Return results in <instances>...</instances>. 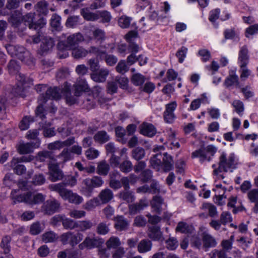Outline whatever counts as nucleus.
Segmentation results:
<instances>
[{
  "mask_svg": "<svg viewBox=\"0 0 258 258\" xmlns=\"http://www.w3.org/2000/svg\"><path fill=\"white\" fill-rule=\"evenodd\" d=\"M46 24L45 19L40 16H36L35 13H30L22 16L21 14L17 13V28L23 26H28L30 29H33L38 31L37 35L32 36V40L34 43H38L40 41V30Z\"/></svg>",
  "mask_w": 258,
  "mask_h": 258,
  "instance_id": "nucleus-1",
  "label": "nucleus"
},
{
  "mask_svg": "<svg viewBox=\"0 0 258 258\" xmlns=\"http://www.w3.org/2000/svg\"><path fill=\"white\" fill-rule=\"evenodd\" d=\"M60 97V92L59 89L56 87H49L48 88L45 94H42L40 95L38 99L39 105L35 110V114L37 117H39L42 119L41 122H45L46 120V110L44 109L43 103H46L48 99H59Z\"/></svg>",
  "mask_w": 258,
  "mask_h": 258,
  "instance_id": "nucleus-2",
  "label": "nucleus"
},
{
  "mask_svg": "<svg viewBox=\"0 0 258 258\" xmlns=\"http://www.w3.org/2000/svg\"><path fill=\"white\" fill-rule=\"evenodd\" d=\"M235 157L233 154H230L228 158L224 152H222L219 157V166L216 167V165H212L214 168L213 174L215 175H219L223 178L224 176L220 175V173L224 172H227L228 171L232 172L233 169L236 168Z\"/></svg>",
  "mask_w": 258,
  "mask_h": 258,
  "instance_id": "nucleus-3",
  "label": "nucleus"
},
{
  "mask_svg": "<svg viewBox=\"0 0 258 258\" xmlns=\"http://www.w3.org/2000/svg\"><path fill=\"white\" fill-rule=\"evenodd\" d=\"M49 188L52 191L58 192L62 199L68 200L70 203L78 205L83 201V199L82 197L73 193L72 190L64 188L63 183L50 184Z\"/></svg>",
  "mask_w": 258,
  "mask_h": 258,
  "instance_id": "nucleus-4",
  "label": "nucleus"
},
{
  "mask_svg": "<svg viewBox=\"0 0 258 258\" xmlns=\"http://www.w3.org/2000/svg\"><path fill=\"white\" fill-rule=\"evenodd\" d=\"M45 199L46 196L41 193L34 194L31 191L17 195L18 202H23L31 206L41 204Z\"/></svg>",
  "mask_w": 258,
  "mask_h": 258,
  "instance_id": "nucleus-5",
  "label": "nucleus"
},
{
  "mask_svg": "<svg viewBox=\"0 0 258 258\" xmlns=\"http://www.w3.org/2000/svg\"><path fill=\"white\" fill-rule=\"evenodd\" d=\"M217 151V148L215 146L209 145L193 152L191 154V157L192 158H199L200 161L201 163L205 161L209 162L211 160Z\"/></svg>",
  "mask_w": 258,
  "mask_h": 258,
  "instance_id": "nucleus-6",
  "label": "nucleus"
},
{
  "mask_svg": "<svg viewBox=\"0 0 258 258\" xmlns=\"http://www.w3.org/2000/svg\"><path fill=\"white\" fill-rule=\"evenodd\" d=\"M83 40V36L80 33L73 34L68 36L66 40L59 41L57 44V48L62 51L72 50Z\"/></svg>",
  "mask_w": 258,
  "mask_h": 258,
  "instance_id": "nucleus-7",
  "label": "nucleus"
},
{
  "mask_svg": "<svg viewBox=\"0 0 258 258\" xmlns=\"http://www.w3.org/2000/svg\"><path fill=\"white\" fill-rule=\"evenodd\" d=\"M17 97H25L28 94V89L32 85V80L17 71Z\"/></svg>",
  "mask_w": 258,
  "mask_h": 258,
  "instance_id": "nucleus-8",
  "label": "nucleus"
},
{
  "mask_svg": "<svg viewBox=\"0 0 258 258\" xmlns=\"http://www.w3.org/2000/svg\"><path fill=\"white\" fill-rule=\"evenodd\" d=\"M83 183L86 187L83 189V194L87 197L91 196L93 189L94 188L101 187L104 183L102 177L98 176H94L91 178H86L84 180Z\"/></svg>",
  "mask_w": 258,
  "mask_h": 258,
  "instance_id": "nucleus-9",
  "label": "nucleus"
},
{
  "mask_svg": "<svg viewBox=\"0 0 258 258\" xmlns=\"http://www.w3.org/2000/svg\"><path fill=\"white\" fill-rule=\"evenodd\" d=\"M104 243V240L102 238L99 237H90L87 236L84 241L79 245V247L81 249L86 248L88 249H91L94 248H99L101 247Z\"/></svg>",
  "mask_w": 258,
  "mask_h": 258,
  "instance_id": "nucleus-10",
  "label": "nucleus"
},
{
  "mask_svg": "<svg viewBox=\"0 0 258 258\" xmlns=\"http://www.w3.org/2000/svg\"><path fill=\"white\" fill-rule=\"evenodd\" d=\"M41 144V140L29 143H20L18 147V151L21 154H28L33 152L34 149L38 148Z\"/></svg>",
  "mask_w": 258,
  "mask_h": 258,
  "instance_id": "nucleus-11",
  "label": "nucleus"
},
{
  "mask_svg": "<svg viewBox=\"0 0 258 258\" xmlns=\"http://www.w3.org/2000/svg\"><path fill=\"white\" fill-rule=\"evenodd\" d=\"M177 104L175 101L171 102L165 105V110L163 113L164 121L168 123H172L175 119V115L174 113Z\"/></svg>",
  "mask_w": 258,
  "mask_h": 258,
  "instance_id": "nucleus-12",
  "label": "nucleus"
},
{
  "mask_svg": "<svg viewBox=\"0 0 258 258\" xmlns=\"http://www.w3.org/2000/svg\"><path fill=\"white\" fill-rule=\"evenodd\" d=\"M60 207V203L55 199L48 200L44 202L41 207L42 211L47 215H52Z\"/></svg>",
  "mask_w": 258,
  "mask_h": 258,
  "instance_id": "nucleus-13",
  "label": "nucleus"
},
{
  "mask_svg": "<svg viewBox=\"0 0 258 258\" xmlns=\"http://www.w3.org/2000/svg\"><path fill=\"white\" fill-rule=\"evenodd\" d=\"M48 168L49 169V178L51 181L55 182L62 179V171L59 169V164L56 161L54 163H50Z\"/></svg>",
  "mask_w": 258,
  "mask_h": 258,
  "instance_id": "nucleus-14",
  "label": "nucleus"
},
{
  "mask_svg": "<svg viewBox=\"0 0 258 258\" xmlns=\"http://www.w3.org/2000/svg\"><path fill=\"white\" fill-rule=\"evenodd\" d=\"M11 166L13 170L14 173H7L4 178V184L10 188L13 187L16 184L14 174L16 173V159L15 157L13 158L11 161Z\"/></svg>",
  "mask_w": 258,
  "mask_h": 258,
  "instance_id": "nucleus-15",
  "label": "nucleus"
},
{
  "mask_svg": "<svg viewBox=\"0 0 258 258\" xmlns=\"http://www.w3.org/2000/svg\"><path fill=\"white\" fill-rule=\"evenodd\" d=\"M36 159L38 161L47 163L48 166L50 163H54L56 162L53 153L46 150L39 152L36 156Z\"/></svg>",
  "mask_w": 258,
  "mask_h": 258,
  "instance_id": "nucleus-16",
  "label": "nucleus"
},
{
  "mask_svg": "<svg viewBox=\"0 0 258 258\" xmlns=\"http://www.w3.org/2000/svg\"><path fill=\"white\" fill-rule=\"evenodd\" d=\"M140 133L141 134L148 137L154 136L157 130L154 125L148 122H143L139 126Z\"/></svg>",
  "mask_w": 258,
  "mask_h": 258,
  "instance_id": "nucleus-17",
  "label": "nucleus"
},
{
  "mask_svg": "<svg viewBox=\"0 0 258 258\" xmlns=\"http://www.w3.org/2000/svg\"><path fill=\"white\" fill-rule=\"evenodd\" d=\"M148 206V203L146 199H141L139 203L129 205V213L131 215H135L144 209Z\"/></svg>",
  "mask_w": 258,
  "mask_h": 258,
  "instance_id": "nucleus-18",
  "label": "nucleus"
},
{
  "mask_svg": "<svg viewBox=\"0 0 258 258\" xmlns=\"http://www.w3.org/2000/svg\"><path fill=\"white\" fill-rule=\"evenodd\" d=\"M248 50L246 46L240 48L238 54V61L240 67H246L249 62Z\"/></svg>",
  "mask_w": 258,
  "mask_h": 258,
  "instance_id": "nucleus-19",
  "label": "nucleus"
},
{
  "mask_svg": "<svg viewBox=\"0 0 258 258\" xmlns=\"http://www.w3.org/2000/svg\"><path fill=\"white\" fill-rule=\"evenodd\" d=\"M227 206L229 209L232 208V211L234 214H236L245 210L244 207L241 205V203L237 201V199L236 197L232 196L229 198Z\"/></svg>",
  "mask_w": 258,
  "mask_h": 258,
  "instance_id": "nucleus-20",
  "label": "nucleus"
},
{
  "mask_svg": "<svg viewBox=\"0 0 258 258\" xmlns=\"http://www.w3.org/2000/svg\"><path fill=\"white\" fill-rule=\"evenodd\" d=\"M114 227L118 231L126 230L129 226L127 219L123 216H117L114 218Z\"/></svg>",
  "mask_w": 258,
  "mask_h": 258,
  "instance_id": "nucleus-21",
  "label": "nucleus"
},
{
  "mask_svg": "<svg viewBox=\"0 0 258 258\" xmlns=\"http://www.w3.org/2000/svg\"><path fill=\"white\" fill-rule=\"evenodd\" d=\"M224 85L227 88L231 86L240 88V86L238 76L235 73L229 74L225 79Z\"/></svg>",
  "mask_w": 258,
  "mask_h": 258,
  "instance_id": "nucleus-22",
  "label": "nucleus"
},
{
  "mask_svg": "<svg viewBox=\"0 0 258 258\" xmlns=\"http://www.w3.org/2000/svg\"><path fill=\"white\" fill-rule=\"evenodd\" d=\"M202 240L203 246L205 248L214 247L217 244L215 238L211 234L206 232L202 233Z\"/></svg>",
  "mask_w": 258,
  "mask_h": 258,
  "instance_id": "nucleus-23",
  "label": "nucleus"
},
{
  "mask_svg": "<svg viewBox=\"0 0 258 258\" xmlns=\"http://www.w3.org/2000/svg\"><path fill=\"white\" fill-rule=\"evenodd\" d=\"M40 126L43 129V134L46 138H50L55 135V131L54 127H49L51 125V123L49 121L40 122Z\"/></svg>",
  "mask_w": 258,
  "mask_h": 258,
  "instance_id": "nucleus-24",
  "label": "nucleus"
},
{
  "mask_svg": "<svg viewBox=\"0 0 258 258\" xmlns=\"http://www.w3.org/2000/svg\"><path fill=\"white\" fill-rule=\"evenodd\" d=\"M164 204L163 199L159 196L153 197L151 201V206L154 212L156 213L160 214L162 211L161 207Z\"/></svg>",
  "mask_w": 258,
  "mask_h": 258,
  "instance_id": "nucleus-25",
  "label": "nucleus"
},
{
  "mask_svg": "<svg viewBox=\"0 0 258 258\" xmlns=\"http://www.w3.org/2000/svg\"><path fill=\"white\" fill-rule=\"evenodd\" d=\"M109 71L106 69H101L98 72L94 73L91 75V78L96 82H104L108 75Z\"/></svg>",
  "mask_w": 258,
  "mask_h": 258,
  "instance_id": "nucleus-26",
  "label": "nucleus"
},
{
  "mask_svg": "<svg viewBox=\"0 0 258 258\" xmlns=\"http://www.w3.org/2000/svg\"><path fill=\"white\" fill-rule=\"evenodd\" d=\"M98 198L103 204L110 202L113 198V194L112 190L109 188L102 189L98 195Z\"/></svg>",
  "mask_w": 258,
  "mask_h": 258,
  "instance_id": "nucleus-27",
  "label": "nucleus"
},
{
  "mask_svg": "<svg viewBox=\"0 0 258 258\" xmlns=\"http://www.w3.org/2000/svg\"><path fill=\"white\" fill-rule=\"evenodd\" d=\"M162 164L165 172L171 170L173 167V161L171 156L167 153H164L162 155Z\"/></svg>",
  "mask_w": 258,
  "mask_h": 258,
  "instance_id": "nucleus-28",
  "label": "nucleus"
},
{
  "mask_svg": "<svg viewBox=\"0 0 258 258\" xmlns=\"http://www.w3.org/2000/svg\"><path fill=\"white\" fill-rule=\"evenodd\" d=\"M7 9L9 10H13L14 13L12 14L10 17L9 18V21L12 24L14 27L16 26V15L15 13L16 8V0H7V3L6 5Z\"/></svg>",
  "mask_w": 258,
  "mask_h": 258,
  "instance_id": "nucleus-29",
  "label": "nucleus"
},
{
  "mask_svg": "<svg viewBox=\"0 0 258 258\" xmlns=\"http://www.w3.org/2000/svg\"><path fill=\"white\" fill-rule=\"evenodd\" d=\"M148 236L153 240L158 241L162 239V233L160 228L154 225L149 228Z\"/></svg>",
  "mask_w": 258,
  "mask_h": 258,
  "instance_id": "nucleus-30",
  "label": "nucleus"
},
{
  "mask_svg": "<svg viewBox=\"0 0 258 258\" xmlns=\"http://www.w3.org/2000/svg\"><path fill=\"white\" fill-rule=\"evenodd\" d=\"M152 247V242L149 239H144L138 244V250L140 253H145L150 251Z\"/></svg>",
  "mask_w": 258,
  "mask_h": 258,
  "instance_id": "nucleus-31",
  "label": "nucleus"
},
{
  "mask_svg": "<svg viewBox=\"0 0 258 258\" xmlns=\"http://www.w3.org/2000/svg\"><path fill=\"white\" fill-rule=\"evenodd\" d=\"M121 244L120 239L115 236H111L105 242V245L108 249H115L120 247Z\"/></svg>",
  "mask_w": 258,
  "mask_h": 258,
  "instance_id": "nucleus-32",
  "label": "nucleus"
},
{
  "mask_svg": "<svg viewBox=\"0 0 258 258\" xmlns=\"http://www.w3.org/2000/svg\"><path fill=\"white\" fill-rule=\"evenodd\" d=\"M57 88L59 89L60 97H61V93L63 94L65 96L66 101L68 104L72 105L76 103V98L71 95L70 89L68 87H64L62 90H60L58 87Z\"/></svg>",
  "mask_w": 258,
  "mask_h": 258,
  "instance_id": "nucleus-33",
  "label": "nucleus"
},
{
  "mask_svg": "<svg viewBox=\"0 0 258 258\" xmlns=\"http://www.w3.org/2000/svg\"><path fill=\"white\" fill-rule=\"evenodd\" d=\"M54 45L53 39L50 37H46L42 40L40 46L41 51L42 53L47 52L53 47Z\"/></svg>",
  "mask_w": 258,
  "mask_h": 258,
  "instance_id": "nucleus-34",
  "label": "nucleus"
},
{
  "mask_svg": "<svg viewBox=\"0 0 258 258\" xmlns=\"http://www.w3.org/2000/svg\"><path fill=\"white\" fill-rule=\"evenodd\" d=\"M74 87L76 96H79L83 92L86 91L88 89V85L84 80L79 81L74 85Z\"/></svg>",
  "mask_w": 258,
  "mask_h": 258,
  "instance_id": "nucleus-35",
  "label": "nucleus"
},
{
  "mask_svg": "<svg viewBox=\"0 0 258 258\" xmlns=\"http://www.w3.org/2000/svg\"><path fill=\"white\" fill-rule=\"evenodd\" d=\"M94 226V224L89 220L77 221L76 228L79 231L84 232L90 230Z\"/></svg>",
  "mask_w": 258,
  "mask_h": 258,
  "instance_id": "nucleus-36",
  "label": "nucleus"
},
{
  "mask_svg": "<svg viewBox=\"0 0 258 258\" xmlns=\"http://www.w3.org/2000/svg\"><path fill=\"white\" fill-rule=\"evenodd\" d=\"M72 56L76 59H80L85 57L88 53V51L83 47L76 46L72 49Z\"/></svg>",
  "mask_w": 258,
  "mask_h": 258,
  "instance_id": "nucleus-37",
  "label": "nucleus"
},
{
  "mask_svg": "<svg viewBox=\"0 0 258 258\" xmlns=\"http://www.w3.org/2000/svg\"><path fill=\"white\" fill-rule=\"evenodd\" d=\"M119 198L122 201L130 203L134 201L135 197L133 192L129 190V189H124L120 192Z\"/></svg>",
  "mask_w": 258,
  "mask_h": 258,
  "instance_id": "nucleus-38",
  "label": "nucleus"
},
{
  "mask_svg": "<svg viewBox=\"0 0 258 258\" xmlns=\"http://www.w3.org/2000/svg\"><path fill=\"white\" fill-rule=\"evenodd\" d=\"M110 170L109 164L105 161L100 162L97 167V173L100 175L106 176Z\"/></svg>",
  "mask_w": 258,
  "mask_h": 258,
  "instance_id": "nucleus-39",
  "label": "nucleus"
},
{
  "mask_svg": "<svg viewBox=\"0 0 258 258\" xmlns=\"http://www.w3.org/2000/svg\"><path fill=\"white\" fill-rule=\"evenodd\" d=\"M193 227L183 222H180L178 223L176 228L177 231L182 233H191L193 231Z\"/></svg>",
  "mask_w": 258,
  "mask_h": 258,
  "instance_id": "nucleus-40",
  "label": "nucleus"
},
{
  "mask_svg": "<svg viewBox=\"0 0 258 258\" xmlns=\"http://www.w3.org/2000/svg\"><path fill=\"white\" fill-rule=\"evenodd\" d=\"M81 14L83 18L88 21H94L99 19V15L98 13L90 12L88 9H82Z\"/></svg>",
  "mask_w": 258,
  "mask_h": 258,
  "instance_id": "nucleus-41",
  "label": "nucleus"
},
{
  "mask_svg": "<svg viewBox=\"0 0 258 258\" xmlns=\"http://www.w3.org/2000/svg\"><path fill=\"white\" fill-rule=\"evenodd\" d=\"M71 152L68 148H64L57 158L60 160L59 163L67 162L73 158Z\"/></svg>",
  "mask_w": 258,
  "mask_h": 258,
  "instance_id": "nucleus-42",
  "label": "nucleus"
},
{
  "mask_svg": "<svg viewBox=\"0 0 258 258\" xmlns=\"http://www.w3.org/2000/svg\"><path fill=\"white\" fill-rule=\"evenodd\" d=\"M201 209L208 212L209 216L215 217L217 214V209L215 206L208 203H203Z\"/></svg>",
  "mask_w": 258,
  "mask_h": 258,
  "instance_id": "nucleus-43",
  "label": "nucleus"
},
{
  "mask_svg": "<svg viewBox=\"0 0 258 258\" xmlns=\"http://www.w3.org/2000/svg\"><path fill=\"white\" fill-rule=\"evenodd\" d=\"M92 34L94 40L99 43H102L106 39L105 33L102 29L99 28L95 29L93 31Z\"/></svg>",
  "mask_w": 258,
  "mask_h": 258,
  "instance_id": "nucleus-44",
  "label": "nucleus"
},
{
  "mask_svg": "<svg viewBox=\"0 0 258 258\" xmlns=\"http://www.w3.org/2000/svg\"><path fill=\"white\" fill-rule=\"evenodd\" d=\"M162 155L161 154H157L155 155L150 159L151 166L157 170L160 169V167L162 165Z\"/></svg>",
  "mask_w": 258,
  "mask_h": 258,
  "instance_id": "nucleus-45",
  "label": "nucleus"
},
{
  "mask_svg": "<svg viewBox=\"0 0 258 258\" xmlns=\"http://www.w3.org/2000/svg\"><path fill=\"white\" fill-rule=\"evenodd\" d=\"M29 57V52L23 47L17 48V58L22 62L27 63Z\"/></svg>",
  "mask_w": 258,
  "mask_h": 258,
  "instance_id": "nucleus-46",
  "label": "nucleus"
},
{
  "mask_svg": "<svg viewBox=\"0 0 258 258\" xmlns=\"http://www.w3.org/2000/svg\"><path fill=\"white\" fill-rule=\"evenodd\" d=\"M58 238V235L53 231H50L45 232L42 236L43 241L45 243L53 242Z\"/></svg>",
  "mask_w": 258,
  "mask_h": 258,
  "instance_id": "nucleus-47",
  "label": "nucleus"
},
{
  "mask_svg": "<svg viewBox=\"0 0 258 258\" xmlns=\"http://www.w3.org/2000/svg\"><path fill=\"white\" fill-rule=\"evenodd\" d=\"M145 81V77L140 73H135L131 78L132 83L136 86H142Z\"/></svg>",
  "mask_w": 258,
  "mask_h": 258,
  "instance_id": "nucleus-48",
  "label": "nucleus"
},
{
  "mask_svg": "<svg viewBox=\"0 0 258 258\" xmlns=\"http://www.w3.org/2000/svg\"><path fill=\"white\" fill-rule=\"evenodd\" d=\"M94 139L96 142L104 143L109 140V136L105 131L98 132L94 136Z\"/></svg>",
  "mask_w": 258,
  "mask_h": 258,
  "instance_id": "nucleus-49",
  "label": "nucleus"
},
{
  "mask_svg": "<svg viewBox=\"0 0 258 258\" xmlns=\"http://www.w3.org/2000/svg\"><path fill=\"white\" fill-rule=\"evenodd\" d=\"M145 155V150L140 147H138L133 150L132 156L135 160L138 161L143 159Z\"/></svg>",
  "mask_w": 258,
  "mask_h": 258,
  "instance_id": "nucleus-50",
  "label": "nucleus"
},
{
  "mask_svg": "<svg viewBox=\"0 0 258 258\" xmlns=\"http://www.w3.org/2000/svg\"><path fill=\"white\" fill-rule=\"evenodd\" d=\"M80 17L79 16H72L67 20L66 25L68 28H73L80 24Z\"/></svg>",
  "mask_w": 258,
  "mask_h": 258,
  "instance_id": "nucleus-51",
  "label": "nucleus"
},
{
  "mask_svg": "<svg viewBox=\"0 0 258 258\" xmlns=\"http://www.w3.org/2000/svg\"><path fill=\"white\" fill-rule=\"evenodd\" d=\"M77 221L64 217L62 225L66 229L73 230L77 228Z\"/></svg>",
  "mask_w": 258,
  "mask_h": 258,
  "instance_id": "nucleus-52",
  "label": "nucleus"
},
{
  "mask_svg": "<svg viewBox=\"0 0 258 258\" xmlns=\"http://www.w3.org/2000/svg\"><path fill=\"white\" fill-rule=\"evenodd\" d=\"M61 17L56 14H53L50 20V25L52 27L56 30H59L61 29Z\"/></svg>",
  "mask_w": 258,
  "mask_h": 258,
  "instance_id": "nucleus-53",
  "label": "nucleus"
},
{
  "mask_svg": "<svg viewBox=\"0 0 258 258\" xmlns=\"http://www.w3.org/2000/svg\"><path fill=\"white\" fill-rule=\"evenodd\" d=\"M118 167L121 172L127 173L132 170L133 166L130 160H125L121 163Z\"/></svg>",
  "mask_w": 258,
  "mask_h": 258,
  "instance_id": "nucleus-54",
  "label": "nucleus"
},
{
  "mask_svg": "<svg viewBox=\"0 0 258 258\" xmlns=\"http://www.w3.org/2000/svg\"><path fill=\"white\" fill-rule=\"evenodd\" d=\"M11 240V238L9 236H6L2 240L1 247L4 249L5 254H8L10 251Z\"/></svg>",
  "mask_w": 258,
  "mask_h": 258,
  "instance_id": "nucleus-55",
  "label": "nucleus"
},
{
  "mask_svg": "<svg viewBox=\"0 0 258 258\" xmlns=\"http://www.w3.org/2000/svg\"><path fill=\"white\" fill-rule=\"evenodd\" d=\"M83 234L80 232L74 233L71 232V236L70 239V245L74 246L79 243L83 239Z\"/></svg>",
  "mask_w": 258,
  "mask_h": 258,
  "instance_id": "nucleus-56",
  "label": "nucleus"
},
{
  "mask_svg": "<svg viewBox=\"0 0 258 258\" xmlns=\"http://www.w3.org/2000/svg\"><path fill=\"white\" fill-rule=\"evenodd\" d=\"M37 11L40 14L46 15L48 12V4L45 1H40L37 4Z\"/></svg>",
  "mask_w": 258,
  "mask_h": 258,
  "instance_id": "nucleus-57",
  "label": "nucleus"
},
{
  "mask_svg": "<svg viewBox=\"0 0 258 258\" xmlns=\"http://www.w3.org/2000/svg\"><path fill=\"white\" fill-rule=\"evenodd\" d=\"M109 231V228L105 222L99 223L96 227V232L99 235H106Z\"/></svg>",
  "mask_w": 258,
  "mask_h": 258,
  "instance_id": "nucleus-58",
  "label": "nucleus"
},
{
  "mask_svg": "<svg viewBox=\"0 0 258 258\" xmlns=\"http://www.w3.org/2000/svg\"><path fill=\"white\" fill-rule=\"evenodd\" d=\"M188 49L185 46L180 47L176 53V56L178 58V62L182 63L186 57Z\"/></svg>",
  "mask_w": 258,
  "mask_h": 258,
  "instance_id": "nucleus-59",
  "label": "nucleus"
},
{
  "mask_svg": "<svg viewBox=\"0 0 258 258\" xmlns=\"http://www.w3.org/2000/svg\"><path fill=\"white\" fill-rule=\"evenodd\" d=\"M131 20L130 17L122 16L119 18L118 23L122 28H127L130 25Z\"/></svg>",
  "mask_w": 258,
  "mask_h": 258,
  "instance_id": "nucleus-60",
  "label": "nucleus"
},
{
  "mask_svg": "<svg viewBox=\"0 0 258 258\" xmlns=\"http://www.w3.org/2000/svg\"><path fill=\"white\" fill-rule=\"evenodd\" d=\"M33 121V120L31 117L25 116L21 121L19 124V128L22 131L26 130L29 128L30 122Z\"/></svg>",
  "mask_w": 258,
  "mask_h": 258,
  "instance_id": "nucleus-61",
  "label": "nucleus"
},
{
  "mask_svg": "<svg viewBox=\"0 0 258 258\" xmlns=\"http://www.w3.org/2000/svg\"><path fill=\"white\" fill-rule=\"evenodd\" d=\"M232 105L235 108V111L239 115L244 111V104L239 100H235L233 101Z\"/></svg>",
  "mask_w": 258,
  "mask_h": 258,
  "instance_id": "nucleus-62",
  "label": "nucleus"
},
{
  "mask_svg": "<svg viewBox=\"0 0 258 258\" xmlns=\"http://www.w3.org/2000/svg\"><path fill=\"white\" fill-rule=\"evenodd\" d=\"M116 70L120 74H123L128 70V67L125 60H120L116 67Z\"/></svg>",
  "mask_w": 258,
  "mask_h": 258,
  "instance_id": "nucleus-63",
  "label": "nucleus"
},
{
  "mask_svg": "<svg viewBox=\"0 0 258 258\" xmlns=\"http://www.w3.org/2000/svg\"><path fill=\"white\" fill-rule=\"evenodd\" d=\"M226 252L223 250H218L215 249L209 253L210 258H224Z\"/></svg>",
  "mask_w": 258,
  "mask_h": 258,
  "instance_id": "nucleus-64",
  "label": "nucleus"
}]
</instances>
